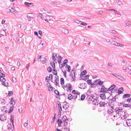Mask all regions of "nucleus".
Returning <instances> with one entry per match:
<instances>
[{"mask_svg":"<svg viewBox=\"0 0 131 131\" xmlns=\"http://www.w3.org/2000/svg\"><path fill=\"white\" fill-rule=\"evenodd\" d=\"M87 73V72L86 70H84V71L82 72L80 74V76L81 77L83 76L85 74Z\"/></svg>","mask_w":131,"mask_h":131,"instance_id":"4be33fe9","label":"nucleus"},{"mask_svg":"<svg viewBox=\"0 0 131 131\" xmlns=\"http://www.w3.org/2000/svg\"><path fill=\"white\" fill-rule=\"evenodd\" d=\"M104 82L101 81L100 79H98V84L100 85H102L103 83Z\"/></svg>","mask_w":131,"mask_h":131,"instance_id":"5701e85b","label":"nucleus"},{"mask_svg":"<svg viewBox=\"0 0 131 131\" xmlns=\"http://www.w3.org/2000/svg\"><path fill=\"white\" fill-rule=\"evenodd\" d=\"M113 110L111 109L110 110H108L107 111V112L108 114H111L113 113Z\"/></svg>","mask_w":131,"mask_h":131,"instance_id":"a18cd8bd","label":"nucleus"},{"mask_svg":"<svg viewBox=\"0 0 131 131\" xmlns=\"http://www.w3.org/2000/svg\"><path fill=\"white\" fill-rule=\"evenodd\" d=\"M58 59H57V61L59 64H60L61 62V60L62 59V58L60 56H58Z\"/></svg>","mask_w":131,"mask_h":131,"instance_id":"a211bd4d","label":"nucleus"},{"mask_svg":"<svg viewBox=\"0 0 131 131\" xmlns=\"http://www.w3.org/2000/svg\"><path fill=\"white\" fill-rule=\"evenodd\" d=\"M51 3L52 4H54V5H57V3L56 2L52 1L51 2Z\"/></svg>","mask_w":131,"mask_h":131,"instance_id":"13d9d810","label":"nucleus"},{"mask_svg":"<svg viewBox=\"0 0 131 131\" xmlns=\"http://www.w3.org/2000/svg\"><path fill=\"white\" fill-rule=\"evenodd\" d=\"M6 107L5 106H3L1 108L2 111H3L4 110V109H6Z\"/></svg>","mask_w":131,"mask_h":131,"instance_id":"bf43d9fd","label":"nucleus"},{"mask_svg":"<svg viewBox=\"0 0 131 131\" xmlns=\"http://www.w3.org/2000/svg\"><path fill=\"white\" fill-rule=\"evenodd\" d=\"M97 101V100L95 99H94V100L92 101V102L93 103V104H94V105H95L96 104V102Z\"/></svg>","mask_w":131,"mask_h":131,"instance_id":"052dcab7","label":"nucleus"},{"mask_svg":"<svg viewBox=\"0 0 131 131\" xmlns=\"http://www.w3.org/2000/svg\"><path fill=\"white\" fill-rule=\"evenodd\" d=\"M68 99L71 100L73 99V96L72 94H69L68 97Z\"/></svg>","mask_w":131,"mask_h":131,"instance_id":"7c9ffc66","label":"nucleus"},{"mask_svg":"<svg viewBox=\"0 0 131 131\" xmlns=\"http://www.w3.org/2000/svg\"><path fill=\"white\" fill-rule=\"evenodd\" d=\"M0 119L1 121H3L6 119V117L4 115H2L0 116Z\"/></svg>","mask_w":131,"mask_h":131,"instance_id":"2eb2a0df","label":"nucleus"},{"mask_svg":"<svg viewBox=\"0 0 131 131\" xmlns=\"http://www.w3.org/2000/svg\"><path fill=\"white\" fill-rule=\"evenodd\" d=\"M11 118L10 119V122L12 123L13 125L14 126V118L12 117V115L11 114L10 115Z\"/></svg>","mask_w":131,"mask_h":131,"instance_id":"2f4dec72","label":"nucleus"},{"mask_svg":"<svg viewBox=\"0 0 131 131\" xmlns=\"http://www.w3.org/2000/svg\"><path fill=\"white\" fill-rule=\"evenodd\" d=\"M125 24L126 25L125 26V27L130 26L131 25V22L130 21H128Z\"/></svg>","mask_w":131,"mask_h":131,"instance_id":"c85d7f7f","label":"nucleus"},{"mask_svg":"<svg viewBox=\"0 0 131 131\" xmlns=\"http://www.w3.org/2000/svg\"><path fill=\"white\" fill-rule=\"evenodd\" d=\"M25 5L29 7H32L34 6V4L32 3H29L27 2H25Z\"/></svg>","mask_w":131,"mask_h":131,"instance_id":"423d86ee","label":"nucleus"},{"mask_svg":"<svg viewBox=\"0 0 131 131\" xmlns=\"http://www.w3.org/2000/svg\"><path fill=\"white\" fill-rule=\"evenodd\" d=\"M55 93L57 95H59V93L58 91L57 90H55L54 91Z\"/></svg>","mask_w":131,"mask_h":131,"instance_id":"3c124183","label":"nucleus"},{"mask_svg":"<svg viewBox=\"0 0 131 131\" xmlns=\"http://www.w3.org/2000/svg\"><path fill=\"white\" fill-rule=\"evenodd\" d=\"M109 31L110 32L112 33L113 34H116L117 33V32L116 31L113 30H110Z\"/></svg>","mask_w":131,"mask_h":131,"instance_id":"c03bdc74","label":"nucleus"},{"mask_svg":"<svg viewBox=\"0 0 131 131\" xmlns=\"http://www.w3.org/2000/svg\"><path fill=\"white\" fill-rule=\"evenodd\" d=\"M10 104H11L13 107L15 105V102L14 100V98L13 97H12L10 99Z\"/></svg>","mask_w":131,"mask_h":131,"instance_id":"f3484780","label":"nucleus"},{"mask_svg":"<svg viewBox=\"0 0 131 131\" xmlns=\"http://www.w3.org/2000/svg\"><path fill=\"white\" fill-rule=\"evenodd\" d=\"M47 86L48 87V90L49 91H51L53 89V87H52V86L51 85V84L49 83H48L47 84Z\"/></svg>","mask_w":131,"mask_h":131,"instance_id":"0eeeda50","label":"nucleus"},{"mask_svg":"<svg viewBox=\"0 0 131 131\" xmlns=\"http://www.w3.org/2000/svg\"><path fill=\"white\" fill-rule=\"evenodd\" d=\"M1 104L3 105H4L5 104V103L6 102L5 100L4 99H2V100H1Z\"/></svg>","mask_w":131,"mask_h":131,"instance_id":"c9c22d12","label":"nucleus"},{"mask_svg":"<svg viewBox=\"0 0 131 131\" xmlns=\"http://www.w3.org/2000/svg\"><path fill=\"white\" fill-rule=\"evenodd\" d=\"M100 96L102 99H105L106 98L105 94L104 93L100 94Z\"/></svg>","mask_w":131,"mask_h":131,"instance_id":"6ab92c4d","label":"nucleus"},{"mask_svg":"<svg viewBox=\"0 0 131 131\" xmlns=\"http://www.w3.org/2000/svg\"><path fill=\"white\" fill-rule=\"evenodd\" d=\"M50 64L51 66L53 68H55V64L53 61H50Z\"/></svg>","mask_w":131,"mask_h":131,"instance_id":"393cba45","label":"nucleus"},{"mask_svg":"<svg viewBox=\"0 0 131 131\" xmlns=\"http://www.w3.org/2000/svg\"><path fill=\"white\" fill-rule=\"evenodd\" d=\"M115 112L116 113V114H118V115H119V113H120L122 112L123 109H120L117 108H115Z\"/></svg>","mask_w":131,"mask_h":131,"instance_id":"6e6552de","label":"nucleus"},{"mask_svg":"<svg viewBox=\"0 0 131 131\" xmlns=\"http://www.w3.org/2000/svg\"><path fill=\"white\" fill-rule=\"evenodd\" d=\"M13 92L12 91H9L8 95L9 96L12 95L13 94Z\"/></svg>","mask_w":131,"mask_h":131,"instance_id":"49530a36","label":"nucleus"},{"mask_svg":"<svg viewBox=\"0 0 131 131\" xmlns=\"http://www.w3.org/2000/svg\"><path fill=\"white\" fill-rule=\"evenodd\" d=\"M62 121L61 119H58L57 121V123L58 124H62Z\"/></svg>","mask_w":131,"mask_h":131,"instance_id":"79ce46f5","label":"nucleus"},{"mask_svg":"<svg viewBox=\"0 0 131 131\" xmlns=\"http://www.w3.org/2000/svg\"><path fill=\"white\" fill-rule=\"evenodd\" d=\"M59 108V113H60V116L59 117H60L61 116V111L62 110V108L61 106H60V107H58Z\"/></svg>","mask_w":131,"mask_h":131,"instance_id":"4c0bfd02","label":"nucleus"},{"mask_svg":"<svg viewBox=\"0 0 131 131\" xmlns=\"http://www.w3.org/2000/svg\"><path fill=\"white\" fill-rule=\"evenodd\" d=\"M61 31L65 34H67L69 32L68 30L67 29L64 28L62 29Z\"/></svg>","mask_w":131,"mask_h":131,"instance_id":"dca6fc26","label":"nucleus"},{"mask_svg":"<svg viewBox=\"0 0 131 131\" xmlns=\"http://www.w3.org/2000/svg\"><path fill=\"white\" fill-rule=\"evenodd\" d=\"M116 77L117 78L122 80L125 81L126 80L123 77H121V76L119 75H118L117 76H116Z\"/></svg>","mask_w":131,"mask_h":131,"instance_id":"412c9836","label":"nucleus"},{"mask_svg":"<svg viewBox=\"0 0 131 131\" xmlns=\"http://www.w3.org/2000/svg\"><path fill=\"white\" fill-rule=\"evenodd\" d=\"M126 123L128 126H131V119H127L126 121Z\"/></svg>","mask_w":131,"mask_h":131,"instance_id":"9b49d317","label":"nucleus"},{"mask_svg":"<svg viewBox=\"0 0 131 131\" xmlns=\"http://www.w3.org/2000/svg\"><path fill=\"white\" fill-rule=\"evenodd\" d=\"M67 117L65 116H63V118L62 119L63 122H65L67 120Z\"/></svg>","mask_w":131,"mask_h":131,"instance_id":"a19ab883","label":"nucleus"},{"mask_svg":"<svg viewBox=\"0 0 131 131\" xmlns=\"http://www.w3.org/2000/svg\"><path fill=\"white\" fill-rule=\"evenodd\" d=\"M68 62V60L67 59H65L64 60L63 62V63L62 64H61V67L60 66H59V67L60 68H62L65 65V64L67 63Z\"/></svg>","mask_w":131,"mask_h":131,"instance_id":"39448f33","label":"nucleus"},{"mask_svg":"<svg viewBox=\"0 0 131 131\" xmlns=\"http://www.w3.org/2000/svg\"><path fill=\"white\" fill-rule=\"evenodd\" d=\"M60 82L61 85H63L64 83V79L61 78L60 79Z\"/></svg>","mask_w":131,"mask_h":131,"instance_id":"58836bf2","label":"nucleus"},{"mask_svg":"<svg viewBox=\"0 0 131 131\" xmlns=\"http://www.w3.org/2000/svg\"><path fill=\"white\" fill-rule=\"evenodd\" d=\"M13 107H10V108L9 109V110L8 111V113H11L13 112Z\"/></svg>","mask_w":131,"mask_h":131,"instance_id":"e433bc0d","label":"nucleus"},{"mask_svg":"<svg viewBox=\"0 0 131 131\" xmlns=\"http://www.w3.org/2000/svg\"><path fill=\"white\" fill-rule=\"evenodd\" d=\"M89 75H86L84 77V79H82V80H84V79L86 80V79H89Z\"/></svg>","mask_w":131,"mask_h":131,"instance_id":"09e8293b","label":"nucleus"},{"mask_svg":"<svg viewBox=\"0 0 131 131\" xmlns=\"http://www.w3.org/2000/svg\"><path fill=\"white\" fill-rule=\"evenodd\" d=\"M106 104L104 102H101L99 103L100 106L101 107H102L103 106H104V105Z\"/></svg>","mask_w":131,"mask_h":131,"instance_id":"a878e982","label":"nucleus"},{"mask_svg":"<svg viewBox=\"0 0 131 131\" xmlns=\"http://www.w3.org/2000/svg\"><path fill=\"white\" fill-rule=\"evenodd\" d=\"M124 91V89L122 87H121L117 91V93L118 94H120L123 93Z\"/></svg>","mask_w":131,"mask_h":131,"instance_id":"9d476101","label":"nucleus"},{"mask_svg":"<svg viewBox=\"0 0 131 131\" xmlns=\"http://www.w3.org/2000/svg\"><path fill=\"white\" fill-rule=\"evenodd\" d=\"M130 95L129 94H125L123 95V98H126L127 97H130Z\"/></svg>","mask_w":131,"mask_h":131,"instance_id":"aec40b11","label":"nucleus"},{"mask_svg":"<svg viewBox=\"0 0 131 131\" xmlns=\"http://www.w3.org/2000/svg\"><path fill=\"white\" fill-rule=\"evenodd\" d=\"M70 130L69 128H67L66 127H65L64 128V131H69Z\"/></svg>","mask_w":131,"mask_h":131,"instance_id":"864d4df0","label":"nucleus"},{"mask_svg":"<svg viewBox=\"0 0 131 131\" xmlns=\"http://www.w3.org/2000/svg\"><path fill=\"white\" fill-rule=\"evenodd\" d=\"M93 83L95 84V85L97 86L98 84V80H95L94 82H93Z\"/></svg>","mask_w":131,"mask_h":131,"instance_id":"5fc2aeb1","label":"nucleus"},{"mask_svg":"<svg viewBox=\"0 0 131 131\" xmlns=\"http://www.w3.org/2000/svg\"><path fill=\"white\" fill-rule=\"evenodd\" d=\"M24 126L25 127H26L28 125V121H27L24 124Z\"/></svg>","mask_w":131,"mask_h":131,"instance_id":"0e129e2a","label":"nucleus"},{"mask_svg":"<svg viewBox=\"0 0 131 131\" xmlns=\"http://www.w3.org/2000/svg\"><path fill=\"white\" fill-rule=\"evenodd\" d=\"M87 82L88 84L89 85H90L92 84V80H87Z\"/></svg>","mask_w":131,"mask_h":131,"instance_id":"ea45409f","label":"nucleus"},{"mask_svg":"<svg viewBox=\"0 0 131 131\" xmlns=\"http://www.w3.org/2000/svg\"><path fill=\"white\" fill-rule=\"evenodd\" d=\"M66 69H67V71L69 72H70L71 70V67L70 66H68L67 64H66Z\"/></svg>","mask_w":131,"mask_h":131,"instance_id":"b1692460","label":"nucleus"},{"mask_svg":"<svg viewBox=\"0 0 131 131\" xmlns=\"http://www.w3.org/2000/svg\"><path fill=\"white\" fill-rule=\"evenodd\" d=\"M116 87V85L114 84L111 85L107 90L108 92L111 91L115 88Z\"/></svg>","mask_w":131,"mask_h":131,"instance_id":"ddd939ff","label":"nucleus"},{"mask_svg":"<svg viewBox=\"0 0 131 131\" xmlns=\"http://www.w3.org/2000/svg\"><path fill=\"white\" fill-rule=\"evenodd\" d=\"M103 13V12L102 11L100 10V11H98V12H97V13L99 14H102Z\"/></svg>","mask_w":131,"mask_h":131,"instance_id":"680f3d73","label":"nucleus"},{"mask_svg":"<svg viewBox=\"0 0 131 131\" xmlns=\"http://www.w3.org/2000/svg\"><path fill=\"white\" fill-rule=\"evenodd\" d=\"M47 70L49 72H51L52 71V68L51 67H49L47 68Z\"/></svg>","mask_w":131,"mask_h":131,"instance_id":"37998d69","label":"nucleus"},{"mask_svg":"<svg viewBox=\"0 0 131 131\" xmlns=\"http://www.w3.org/2000/svg\"><path fill=\"white\" fill-rule=\"evenodd\" d=\"M72 77L71 80L73 81H74L75 80V75H74L73 76L71 77Z\"/></svg>","mask_w":131,"mask_h":131,"instance_id":"8fccbe9b","label":"nucleus"},{"mask_svg":"<svg viewBox=\"0 0 131 131\" xmlns=\"http://www.w3.org/2000/svg\"><path fill=\"white\" fill-rule=\"evenodd\" d=\"M85 97V96L84 94H83L81 95V100L83 101L84 100Z\"/></svg>","mask_w":131,"mask_h":131,"instance_id":"f704fd0d","label":"nucleus"},{"mask_svg":"<svg viewBox=\"0 0 131 131\" xmlns=\"http://www.w3.org/2000/svg\"><path fill=\"white\" fill-rule=\"evenodd\" d=\"M41 17L42 20L48 22L49 20L51 19V16L47 15L45 13H43L41 14Z\"/></svg>","mask_w":131,"mask_h":131,"instance_id":"f257e3e1","label":"nucleus"},{"mask_svg":"<svg viewBox=\"0 0 131 131\" xmlns=\"http://www.w3.org/2000/svg\"><path fill=\"white\" fill-rule=\"evenodd\" d=\"M47 60V57H45L44 58L43 60H42V62L43 64H45Z\"/></svg>","mask_w":131,"mask_h":131,"instance_id":"cd10ccee","label":"nucleus"},{"mask_svg":"<svg viewBox=\"0 0 131 131\" xmlns=\"http://www.w3.org/2000/svg\"><path fill=\"white\" fill-rule=\"evenodd\" d=\"M66 103L67 104V102H64L63 103V104H64V105L62 107L63 108L65 109L66 110L67 109L69 106L67 104H65V103Z\"/></svg>","mask_w":131,"mask_h":131,"instance_id":"4468645a","label":"nucleus"},{"mask_svg":"<svg viewBox=\"0 0 131 131\" xmlns=\"http://www.w3.org/2000/svg\"><path fill=\"white\" fill-rule=\"evenodd\" d=\"M52 75V74H50L49 75V78L50 79H49L50 80H51V81H52V79L53 77Z\"/></svg>","mask_w":131,"mask_h":131,"instance_id":"4d7b16f0","label":"nucleus"},{"mask_svg":"<svg viewBox=\"0 0 131 131\" xmlns=\"http://www.w3.org/2000/svg\"><path fill=\"white\" fill-rule=\"evenodd\" d=\"M111 44H113V45H114L116 46H120V44L118 43L117 42H115L114 41L113 42H111Z\"/></svg>","mask_w":131,"mask_h":131,"instance_id":"bb28decb","label":"nucleus"},{"mask_svg":"<svg viewBox=\"0 0 131 131\" xmlns=\"http://www.w3.org/2000/svg\"><path fill=\"white\" fill-rule=\"evenodd\" d=\"M66 87H67L69 90L70 92L71 90H72L71 89L72 88V85L70 83H67L66 85Z\"/></svg>","mask_w":131,"mask_h":131,"instance_id":"f8f14e48","label":"nucleus"},{"mask_svg":"<svg viewBox=\"0 0 131 131\" xmlns=\"http://www.w3.org/2000/svg\"><path fill=\"white\" fill-rule=\"evenodd\" d=\"M107 65L109 67H112L113 66V64L110 63H108Z\"/></svg>","mask_w":131,"mask_h":131,"instance_id":"e2e57ef3","label":"nucleus"},{"mask_svg":"<svg viewBox=\"0 0 131 131\" xmlns=\"http://www.w3.org/2000/svg\"><path fill=\"white\" fill-rule=\"evenodd\" d=\"M57 58V54L55 53H53L52 54V59L55 61L56 60Z\"/></svg>","mask_w":131,"mask_h":131,"instance_id":"1a4fd4ad","label":"nucleus"},{"mask_svg":"<svg viewBox=\"0 0 131 131\" xmlns=\"http://www.w3.org/2000/svg\"><path fill=\"white\" fill-rule=\"evenodd\" d=\"M87 84L86 83L83 84V83H80L79 87L81 89H85L86 88Z\"/></svg>","mask_w":131,"mask_h":131,"instance_id":"7ed1b4c3","label":"nucleus"},{"mask_svg":"<svg viewBox=\"0 0 131 131\" xmlns=\"http://www.w3.org/2000/svg\"><path fill=\"white\" fill-rule=\"evenodd\" d=\"M53 73L54 74L56 75H57V70H56L55 68H53Z\"/></svg>","mask_w":131,"mask_h":131,"instance_id":"c756f323","label":"nucleus"},{"mask_svg":"<svg viewBox=\"0 0 131 131\" xmlns=\"http://www.w3.org/2000/svg\"><path fill=\"white\" fill-rule=\"evenodd\" d=\"M96 86L95 84L93 82V83H92L91 85V88H94Z\"/></svg>","mask_w":131,"mask_h":131,"instance_id":"603ef678","label":"nucleus"},{"mask_svg":"<svg viewBox=\"0 0 131 131\" xmlns=\"http://www.w3.org/2000/svg\"><path fill=\"white\" fill-rule=\"evenodd\" d=\"M77 97V96L76 95H74L73 96V99L75 100L76 99Z\"/></svg>","mask_w":131,"mask_h":131,"instance_id":"69168bd1","label":"nucleus"},{"mask_svg":"<svg viewBox=\"0 0 131 131\" xmlns=\"http://www.w3.org/2000/svg\"><path fill=\"white\" fill-rule=\"evenodd\" d=\"M29 64L30 63H29L28 64L26 65V68L28 70L29 69V68H28V67H29Z\"/></svg>","mask_w":131,"mask_h":131,"instance_id":"338daca9","label":"nucleus"},{"mask_svg":"<svg viewBox=\"0 0 131 131\" xmlns=\"http://www.w3.org/2000/svg\"><path fill=\"white\" fill-rule=\"evenodd\" d=\"M8 129H11V128H12V126L11 125H9L8 126Z\"/></svg>","mask_w":131,"mask_h":131,"instance_id":"774afa93","label":"nucleus"},{"mask_svg":"<svg viewBox=\"0 0 131 131\" xmlns=\"http://www.w3.org/2000/svg\"><path fill=\"white\" fill-rule=\"evenodd\" d=\"M33 14L31 13H28V15L27 16V18H32L33 17Z\"/></svg>","mask_w":131,"mask_h":131,"instance_id":"72a5a7b5","label":"nucleus"},{"mask_svg":"<svg viewBox=\"0 0 131 131\" xmlns=\"http://www.w3.org/2000/svg\"><path fill=\"white\" fill-rule=\"evenodd\" d=\"M107 92L108 91H107V88L105 87L104 85L102 86L100 92L101 93L103 92L107 93Z\"/></svg>","mask_w":131,"mask_h":131,"instance_id":"20e7f679","label":"nucleus"},{"mask_svg":"<svg viewBox=\"0 0 131 131\" xmlns=\"http://www.w3.org/2000/svg\"><path fill=\"white\" fill-rule=\"evenodd\" d=\"M9 9V10H7V12L9 13L11 12L13 13L14 14H17V12L14 9H13L12 7H9L8 8H7V10Z\"/></svg>","mask_w":131,"mask_h":131,"instance_id":"f03ea898","label":"nucleus"},{"mask_svg":"<svg viewBox=\"0 0 131 131\" xmlns=\"http://www.w3.org/2000/svg\"><path fill=\"white\" fill-rule=\"evenodd\" d=\"M123 106L125 107H129L131 108V105L129 104H125L123 105Z\"/></svg>","mask_w":131,"mask_h":131,"instance_id":"473e14b6","label":"nucleus"},{"mask_svg":"<svg viewBox=\"0 0 131 131\" xmlns=\"http://www.w3.org/2000/svg\"><path fill=\"white\" fill-rule=\"evenodd\" d=\"M87 97H89V98H88V99H90V97H91L92 98V99H93V97H94V95L93 94H92L90 96L89 95Z\"/></svg>","mask_w":131,"mask_h":131,"instance_id":"6e6d98bb","label":"nucleus"},{"mask_svg":"<svg viewBox=\"0 0 131 131\" xmlns=\"http://www.w3.org/2000/svg\"><path fill=\"white\" fill-rule=\"evenodd\" d=\"M71 72L72 73V74H73V75H75V69L74 68H73V69L72 70Z\"/></svg>","mask_w":131,"mask_h":131,"instance_id":"de8ad7c7","label":"nucleus"}]
</instances>
